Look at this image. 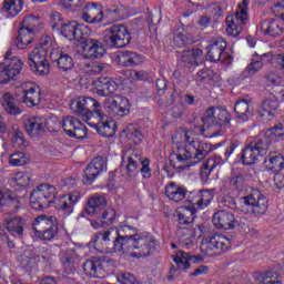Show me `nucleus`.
<instances>
[{
	"label": "nucleus",
	"mask_w": 284,
	"mask_h": 284,
	"mask_svg": "<svg viewBox=\"0 0 284 284\" xmlns=\"http://www.w3.org/2000/svg\"><path fill=\"white\" fill-rule=\"evenodd\" d=\"M118 283L121 284H141L138 282L136 277L131 273H120L118 275Z\"/></svg>",
	"instance_id": "57"
},
{
	"label": "nucleus",
	"mask_w": 284,
	"mask_h": 284,
	"mask_svg": "<svg viewBox=\"0 0 284 284\" xmlns=\"http://www.w3.org/2000/svg\"><path fill=\"white\" fill-rule=\"evenodd\" d=\"M194 214H196V209L182 207L178 211V220L181 225H190V223H194Z\"/></svg>",
	"instance_id": "45"
},
{
	"label": "nucleus",
	"mask_w": 284,
	"mask_h": 284,
	"mask_svg": "<svg viewBox=\"0 0 284 284\" xmlns=\"http://www.w3.org/2000/svg\"><path fill=\"white\" fill-rule=\"evenodd\" d=\"M38 20L33 16L26 17L18 31L17 48L23 50L28 48L32 41H34V28L37 27Z\"/></svg>",
	"instance_id": "14"
},
{
	"label": "nucleus",
	"mask_w": 284,
	"mask_h": 284,
	"mask_svg": "<svg viewBox=\"0 0 284 284\" xmlns=\"http://www.w3.org/2000/svg\"><path fill=\"white\" fill-rule=\"evenodd\" d=\"M54 42L52 41V38L50 36H44L40 40L39 49L44 50L45 52H52V50H59V48H53Z\"/></svg>",
	"instance_id": "55"
},
{
	"label": "nucleus",
	"mask_w": 284,
	"mask_h": 284,
	"mask_svg": "<svg viewBox=\"0 0 284 284\" xmlns=\"http://www.w3.org/2000/svg\"><path fill=\"white\" fill-rule=\"evenodd\" d=\"M242 201L251 216H263L270 207L267 197L257 189H252L248 195L242 197Z\"/></svg>",
	"instance_id": "10"
},
{
	"label": "nucleus",
	"mask_w": 284,
	"mask_h": 284,
	"mask_svg": "<svg viewBox=\"0 0 284 284\" xmlns=\"http://www.w3.org/2000/svg\"><path fill=\"white\" fill-rule=\"evenodd\" d=\"M90 128H95L98 134L111 139L116 134V123L108 118L103 111L101 115H95V119L91 120L89 123Z\"/></svg>",
	"instance_id": "18"
},
{
	"label": "nucleus",
	"mask_w": 284,
	"mask_h": 284,
	"mask_svg": "<svg viewBox=\"0 0 284 284\" xmlns=\"http://www.w3.org/2000/svg\"><path fill=\"white\" fill-rule=\"evenodd\" d=\"M232 242L224 235H207L202 240V251L206 256H219L230 250Z\"/></svg>",
	"instance_id": "9"
},
{
	"label": "nucleus",
	"mask_w": 284,
	"mask_h": 284,
	"mask_svg": "<svg viewBox=\"0 0 284 284\" xmlns=\"http://www.w3.org/2000/svg\"><path fill=\"white\" fill-rule=\"evenodd\" d=\"M24 129L31 139H39L45 132V122L41 118H31L24 123Z\"/></svg>",
	"instance_id": "29"
},
{
	"label": "nucleus",
	"mask_w": 284,
	"mask_h": 284,
	"mask_svg": "<svg viewBox=\"0 0 284 284\" xmlns=\"http://www.w3.org/2000/svg\"><path fill=\"white\" fill-rule=\"evenodd\" d=\"M81 199V193L73 191L68 195H62L57 202V210L65 212L67 214H72L74 212V205L79 203Z\"/></svg>",
	"instance_id": "25"
},
{
	"label": "nucleus",
	"mask_w": 284,
	"mask_h": 284,
	"mask_svg": "<svg viewBox=\"0 0 284 284\" xmlns=\"http://www.w3.org/2000/svg\"><path fill=\"white\" fill-rule=\"evenodd\" d=\"M62 129L71 139H85L88 136V128L74 116L64 118L62 120Z\"/></svg>",
	"instance_id": "19"
},
{
	"label": "nucleus",
	"mask_w": 284,
	"mask_h": 284,
	"mask_svg": "<svg viewBox=\"0 0 284 284\" xmlns=\"http://www.w3.org/2000/svg\"><path fill=\"white\" fill-rule=\"evenodd\" d=\"M2 108L7 112V114H11L13 116H18L21 114V108L17 106V102L14 101V97L11 95L10 92H6L2 95Z\"/></svg>",
	"instance_id": "37"
},
{
	"label": "nucleus",
	"mask_w": 284,
	"mask_h": 284,
	"mask_svg": "<svg viewBox=\"0 0 284 284\" xmlns=\"http://www.w3.org/2000/svg\"><path fill=\"white\" fill-rule=\"evenodd\" d=\"M32 231L41 241H54L59 234V222L54 216L39 215L32 223Z\"/></svg>",
	"instance_id": "5"
},
{
	"label": "nucleus",
	"mask_w": 284,
	"mask_h": 284,
	"mask_svg": "<svg viewBox=\"0 0 284 284\" xmlns=\"http://www.w3.org/2000/svg\"><path fill=\"white\" fill-rule=\"evenodd\" d=\"M8 70L11 71V73L17 77L18 74L21 73V70H23V63L21 60L17 57L11 58L10 62L8 65H6Z\"/></svg>",
	"instance_id": "53"
},
{
	"label": "nucleus",
	"mask_w": 284,
	"mask_h": 284,
	"mask_svg": "<svg viewBox=\"0 0 284 284\" xmlns=\"http://www.w3.org/2000/svg\"><path fill=\"white\" fill-rule=\"evenodd\" d=\"M119 90V84L108 77H100L95 85V94L99 97H110Z\"/></svg>",
	"instance_id": "26"
},
{
	"label": "nucleus",
	"mask_w": 284,
	"mask_h": 284,
	"mask_svg": "<svg viewBox=\"0 0 284 284\" xmlns=\"http://www.w3.org/2000/svg\"><path fill=\"white\" fill-rule=\"evenodd\" d=\"M30 160L26 156L23 152H16L9 155V165L13 168H21V165H27Z\"/></svg>",
	"instance_id": "51"
},
{
	"label": "nucleus",
	"mask_w": 284,
	"mask_h": 284,
	"mask_svg": "<svg viewBox=\"0 0 284 284\" xmlns=\"http://www.w3.org/2000/svg\"><path fill=\"white\" fill-rule=\"evenodd\" d=\"M82 270L91 278H105L108 271L103 270L101 256H93L82 264Z\"/></svg>",
	"instance_id": "21"
},
{
	"label": "nucleus",
	"mask_w": 284,
	"mask_h": 284,
	"mask_svg": "<svg viewBox=\"0 0 284 284\" xmlns=\"http://www.w3.org/2000/svg\"><path fill=\"white\" fill-rule=\"evenodd\" d=\"M265 163L271 172H281L283 170L284 159L281 155H270L265 159Z\"/></svg>",
	"instance_id": "48"
},
{
	"label": "nucleus",
	"mask_w": 284,
	"mask_h": 284,
	"mask_svg": "<svg viewBox=\"0 0 284 284\" xmlns=\"http://www.w3.org/2000/svg\"><path fill=\"white\" fill-rule=\"evenodd\" d=\"M284 136V124L278 123L265 132L264 139H255L242 150L241 159L243 165H254L258 158L265 156L270 150V142L278 141Z\"/></svg>",
	"instance_id": "3"
},
{
	"label": "nucleus",
	"mask_w": 284,
	"mask_h": 284,
	"mask_svg": "<svg viewBox=\"0 0 284 284\" xmlns=\"http://www.w3.org/2000/svg\"><path fill=\"white\" fill-rule=\"evenodd\" d=\"M258 29L267 37H281L284 32L283 27H281V21L274 19L262 20L258 24Z\"/></svg>",
	"instance_id": "31"
},
{
	"label": "nucleus",
	"mask_w": 284,
	"mask_h": 284,
	"mask_svg": "<svg viewBox=\"0 0 284 284\" xmlns=\"http://www.w3.org/2000/svg\"><path fill=\"white\" fill-rule=\"evenodd\" d=\"M84 59H101L105 54L103 42L92 39L81 47Z\"/></svg>",
	"instance_id": "24"
},
{
	"label": "nucleus",
	"mask_w": 284,
	"mask_h": 284,
	"mask_svg": "<svg viewBox=\"0 0 284 284\" xmlns=\"http://www.w3.org/2000/svg\"><path fill=\"white\" fill-rule=\"evenodd\" d=\"M6 229L8 230L11 236L16 239H21L23 236V232H26V219L22 216H13L6 220Z\"/></svg>",
	"instance_id": "28"
},
{
	"label": "nucleus",
	"mask_w": 284,
	"mask_h": 284,
	"mask_svg": "<svg viewBox=\"0 0 284 284\" xmlns=\"http://www.w3.org/2000/svg\"><path fill=\"white\" fill-rule=\"evenodd\" d=\"M20 200L13 195L9 190L0 189V207H12L19 210Z\"/></svg>",
	"instance_id": "35"
},
{
	"label": "nucleus",
	"mask_w": 284,
	"mask_h": 284,
	"mask_svg": "<svg viewBox=\"0 0 284 284\" xmlns=\"http://www.w3.org/2000/svg\"><path fill=\"white\" fill-rule=\"evenodd\" d=\"M103 6L101 3L92 2L83 7L81 19L85 23H103Z\"/></svg>",
	"instance_id": "22"
},
{
	"label": "nucleus",
	"mask_w": 284,
	"mask_h": 284,
	"mask_svg": "<svg viewBox=\"0 0 284 284\" xmlns=\"http://www.w3.org/2000/svg\"><path fill=\"white\" fill-rule=\"evenodd\" d=\"M165 196H168L170 201H174V203H180V201H183V199L187 196V190L171 182L165 186Z\"/></svg>",
	"instance_id": "34"
},
{
	"label": "nucleus",
	"mask_w": 284,
	"mask_h": 284,
	"mask_svg": "<svg viewBox=\"0 0 284 284\" xmlns=\"http://www.w3.org/2000/svg\"><path fill=\"white\" fill-rule=\"evenodd\" d=\"M12 143L17 145L18 148H26V138L23 135V132L17 131L13 134Z\"/></svg>",
	"instance_id": "62"
},
{
	"label": "nucleus",
	"mask_w": 284,
	"mask_h": 284,
	"mask_svg": "<svg viewBox=\"0 0 284 284\" xmlns=\"http://www.w3.org/2000/svg\"><path fill=\"white\" fill-rule=\"evenodd\" d=\"M104 41L110 48H125V45H130L132 36H130L126 26L113 24L106 29Z\"/></svg>",
	"instance_id": "11"
},
{
	"label": "nucleus",
	"mask_w": 284,
	"mask_h": 284,
	"mask_svg": "<svg viewBox=\"0 0 284 284\" xmlns=\"http://www.w3.org/2000/svg\"><path fill=\"white\" fill-rule=\"evenodd\" d=\"M108 170V161L103 156L94 158L90 164H88L84 175L83 183L85 185H92L94 180L100 175L101 172Z\"/></svg>",
	"instance_id": "20"
},
{
	"label": "nucleus",
	"mask_w": 284,
	"mask_h": 284,
	"mask_svg": "<svg viewBox=\"0 0 284 284\" xmlns=\"http://www.w3.org/2000/svg\"><path fill=\"white\" fill-rule=\"evenodd\" d=\"M216 159H223L221 156L215 155V158H210L205 161V163L202 164L201 171H200V176L202 181H209L210 180V174H212V170L216 168V165H221V161Z\"/></svg>",
	"instance_id": "39"
},
{
	"label": "nucleus",
	"mask_w": 284,
	"mask_h": 284,
	"mask_svg": "<svg viewBox=\"0 0 284 284\" xmlns=\"http://www.w3.org/2000/svg\"><path fill=\"white\" fill-rule=\"evenodd\" d=\"M139 172H141L143 179H151L152 170L150 169V160L149 159L142 160V164L139 169Z\"/></svg>",
	"instance_id": "61"
},
{
	"label": "nucleus",
	"mask_w": 284,
	"mask_h": 284,
	"mask_svg": "<svg viewBox=\"0 0 284 284\" xmlns=\"http://www.w3.org/2000/svg\"><path fill=\"white\" fill-rule=\"evenodd\" d=\"M14 79V75L6 67L0 72V85H8Z\"/></svg>",
	"instance_id": "59"
},
{
	"label": "nucleus",
	"mask_w": 284,
	"mask_h": 284,
	"mask_svg": "<svg viewBox=\"0 0 284 284\" xmlns=\"http://www.w3.org/2000/svg\"><path fill=\"white\" fill-rule=\"evenodd\" d=\"M95 219L97 223H100V225H112L116 219V211H114V209H106L102 213L100 212L95 215Z\"/></svg>",
	"instance_id": "46"
},
{
	"label": "nucleus",
	"mask_w": 284,
	"mask_h": 284,
	"mask_svg": "<svg viewBox=\"0 0 284 284\" xmlns=\"http://www.w3.org/2000/svg\"><path fill=\"white\" fill-rule=\"evenodd\" d=\"M91 33H92V30H90L88 26L78 24L73 41H79L82 48V45H85L88 41H92V38H90Z\"/></svg>",
	"instance_id": "41"
},
{
	"label": "nucleus",
	"mask_w": 284,
	"mask_h": 284,
	"mask_svg": "<svg viewBox=\"0 0 284 284\" xmlns=\"http://www.w3.org/2000/svg\"><path fill=\"white\" fill-rule=\"evenodd\" d=\"M227 42L223 38H212L206 47V59L212 63L219 61H232V55L227 53Z\"/></svg>",
	"instance_id": "12"
},
{
	"label": "nucleus",
	"mask_w": 284,
	"mask_h": 284,
	"mask_svg": "<svg viewBox=\"0 0 284 284\" xmlns=\"http://www.w3.org/2000/svg\"><path fill=\"white\" fill-rule=\"evenodd\" d=\"M173 43L176 48H185L187 45V36L182 32H178L173 37Z\"/></svg>",
	"instance_id": "60"
},
{
	"label": "nucleus",
	"mask_w": 284,
	"mask_h": 284,
	"mask_svg": "<svg viewBox=\"0 0 284 284\" xmlns=\"http://www.w3.org/2000/svg\"><path fill=\"white\" fill-rule=\"evenodd\" d=\"M130 232L132 229L129 225L97 232L93 237L94 248L101 254L116 252L128 254L132 258L150 256L156 248L154 236L150 233L131 234Z\"/></svg>",
	"instance_id": "1"
},
{
	"label": "nucleus",
	"mask_w": 284,
	"mask_h": 284,
	"mask_svg": "<svg viewBox=\"0 0 284 284\" xmlns=\"http://www.w3.org/2000/svg\"><path fill=\"white\" fill-rule=\"evenodd\" d=\"M26 88L22 90V98L21 102L24 103L28 108H36V105H39L41 103V90H39L33 84H24Z\"/></svg>",
	"instance_id": "27"
},
{
	"label": "nucleus",
	"mask_w": 284,
	"mask_h": 284,
	"mask_svg": "<svg viewBox=\"0 0 284 284\" xmlns=\"http://www.w3.org/2000/svg\"><path fill=\"white\" fill-rule=\"evenodd\" d=\"M61 125L63 126V122H61L57 116H51L44 122V126L49 132H59V130H61Z\"/></svg>",
	"instance_id": "54"
},
{
	"label": "nucleus",
	"mask_w": 284,
	"mask_h": 284,
	"mask_svg": "<svg viewBox=\"0 0 284 284\" xmlns=\"http://www.w3.org/2000/svg\"><path fill=\"white\" fill-rule=\"evenodd\" d=\"M78 26H79V23H77V21L64 22L59 28L60 34L62 37H64L65 39H69V41H74Z\"/></svg>",
	"instance_id": "44"
},
{
	"label": "nucleus",
	"mask_w": 284,
	"mask_h": 284,
	"mask_svg": "<svg viewBox=\"0 0 284 284\" xmlns=\"http://www.w3.org/2000/svg\"><path fill=\"white\" fill-rule=\"evenodd\" d=\"M250 101L242 99L237 100L234 105V112L236 119L241 121H248L250 116L252 115V111L250 110Z\"/></svg>",
	"instance_id": "36"
},
{
	"label": "nucleus",
	"mask_w": 284,
	"mask_h": 284,
	"mask_svg": "<svg viewBox=\"0 0 284 284\" xmlns=\"http://www.w3.org/2000/svg\"><path fill=\"white\" fill-rule=\"evenodd\" d=\"M236 148H239V142H231L224 151V158H222V161H227V159L234 154V150H236Z\"/></svg>",
	"instance_id": "63"
},
{
	"label": "nucleus",
	"mask_w": 284,
	"mask_h": 284,
	"mask_svg": "<svg viewBox=\"0 0 284 284\" xmlns=\"http://www.w3.org/2000/svg\"><path fill=\"white\" fill-rule=\"evenodd\" d=\"M185 145L178 146L176 152L170 156V165L174 170H187L201 163L210 152H212V144L203 141H190V136L185 133Z\"/></svg>",
	"instance_id": "2"
},
{
	"label": "nucleus",
	"mask_w": 284,
	"mask_h": 284,
	"mask_svg": "<svg viewBox=\"0 0 284 284\" xmlns=\"http://www.w3.org/2000/svg\"><path fill=\"white\" fill-rule=\"evenodd\" d=\"M29 65L36 74L43 77L50 74V61H48V51L36 47L29 54Z\"/></svg>",
	"instance_id": "15"
},
{
	"label": "nucleus",
	"mask_w": 284,
	"mask_h": 284,
	"mask_svg": "<svg viewBox=\"0 0 284 284\" xmlns=\"http://www.w3.org/2000/svg\"><path fill=\"white\" fill-rule=\"evenodd\" d=\"M202 54L201 49H187L182 51L181 61L184 65H199V59Z\"/></svg>",
	"instance_id": "38"
},
{
	"label": "nucleus",
	"mask_w": 284,
	"mask_h": 284,
	"mask_svg": "<svg viewBox=\"0 0 284 284\" xmlns=\"http://www.w3.org/2000/svg\"><path fill=\"white\" fill-rule=\"evenodd\" d=\"M203 125H199L197 130L200 134L205 132V128H212V125H220V128L230 126V112L221 108H209L205 111L204 118L201 119Z\"/></svg>",
	"instance_id": "7"
},
{
	"label": "nucleus",
	"mask_w": 284,
	"mask_h": 284,
	"mask_svg": "<svg viewBox=\"0 0 284 284\" xmlns=\"http://www.w3.org/2000/svg\"><path fill=\"white\" fill-rule=\"evenodd\" d=\"M126 175L129 179H132V176H136V174H139V170L143 163L141 153H139V151H132L131 154L126 158Z\"/></svg>",
	"instance_id": "33"
},
{
	"label": "nucleus",
	"mask_w": 284,
	"mask_h": 284,
	"mask_svg": "<svg viewBox=\"0 0 284 284\" xmlns=\"http://www.w3.org/2000/svg\"><path fill=\"white\" fill-rule=\"evenodd\" d=\"M245 217H236L231 211L221 210L214 213L213 224L217 230H236L245 225Z\"/></svg>",
	"instance_id": "16"
},
{
	"label": "nucleus",
	"mask_w": 284,
	"mask_h": 284,
	"mask_svg": "<svg viewBox=\"0 0 284 284\" xmlns=\"http://www.w3.org/2000/svg\"><path fill=\"white\" fill-rule=\"evenodd\" d=\"M11 181L17 185H20L21 187H26V185L30 183V176L28 175V173L18 172L14 174Z\"/></svg>",
	"instance_id": "56"
},
{
	"label": "nucleus",
	"mask_w": 284,
	"mask_h": 284,
	"mask_svg": "<svg viewBox=\"0 0 284 284\" xmlns=\"http://www.w3.org/2000/svg\"><path fill=\"white\" fill-rule=\"evenodd\" d=\"M173 261L176 267H174V265L171 266L168 281H172L174 278V272H187V270H190V261L191 263H203V257L191 255L184 251H179Z\"/></svg>",
	"instance_id": "17"
},
{
	"label": "nucleus",
	"mask_w": 284,
	"mask_h": 284,
	"mask_svg": "<svg viewBox=\"0 0 284 284\" xmlns=\"http://www.w3.org/2000/svg\"><path fill=\"white\" fill-rule=\"evenodd\" d=\"M57 187L50 184H40L36 187L30 195L31 207L36 211L48 210L52 203H57Z\"/></svg>",
	"instance_id": "4"
},
{
	"label": "nucleus",
	"mask_w": 284,
	"mask_h": 284,
	"mask_svg": "<svg viewBox=\"0 0 284 284\" xmlns=\"http://www.w3.org/2000/svg\"><path fill=\"white\" fill-rule=\"evenodd\" d=\"M229 185L232 190H237L239 192H243L245 187V178L241 173H233L229 178Z\"/></svg>",
	"instance_id": "50"
},
{
	"label": "nucleus",
	"mask_w": 284,
	"mask_h": 284,
	"mask_svg": "<svg viewBox=\"0 0 284 284\" xmlns=\"http://www.w3.org/2000/svg\"><path fill=\"white\" fill-rule=\"evenodd\" d=\"M2 10L10 17H17L23 10V0H4Z\"/></svg>",
	"instance_id": "43"
},
{
	"label": "nucleus",
	"mask_w": 284,
	"mask_h": 284,
	"mask_svg": "<svg viewBox=\"0 0 284 284\" xmlns=\"http://www.w3.org/2000/svg\"><path fill=\"white\" fill-rule=\"evenodd\" d=\"M63 18H61V13L53 12L50 17V26L52 30H59L63 26Z\"/></svg>",
	"instance_id": "58"
},
{
	"label": "nucleus",
	"mask_w": 284,
	"mask_h": 284,
	"mask_svg": "<svg viewBox=\"0 0 284 284\" xmlns=\"http://www.w3.org/2000/svg\"><path fill=\"white\" fill-rule=\"evenodd\" d=\"M105 205H108V200H105V196L94 194L88 200L85 212L90 216H97L100 212H103Z\"/></svg>",
	"instance_id": "30"
},
{
	"label": "nucleus",
	"mask_w": 284,
	"mask_h": 284,
	"mask_svg": "<svg viewBox=\"0 0 284 284\" xmlns=\"http://www.w3.org/2000/svg\"><path fill=\"white\" fill-rule=\"evenodd\" d=\"M278 114V101L266 99L262 102V110L258 111V116L274 118Z\"/></svg>",
	"instance_id": "40"
},
{
	"label": "nucleus",
	"mask_w": 284,
	"mask_h": 284,
	"mask_svg": "<svg viewBox=\"0 0 284 284\" xmlns=\"http://www.w3.org/2000/svg\"><path fill=\"white\" fill-rule=\"evenodd\" d=\"M212 199H214L212 192L207 190L201 191L197 195V201L193 202V205H196L197 210H205L212 203Z\"/></svg>",
	"instance_id": "49"
},
{
	"label": "nucleus",
	"mask_w": 284,
	"mask_h": 284,
	"mask_svg": "<svg viewBox=\"0 0 284 284\" xmlns=\"http://www.w3.org/2000/svg\"><path fill=\"white\" fill-rule=\"evenodd\" d=\"M20 263L24 270H32L34 265V253L31 250H27L20 255Z\"/></svg>",
	"instance_id": "52"
},
{
	"label": "nucleus",
	"mask_w": 284,
	"mask_h": 284,
	"mask_svg": "<svg viewBox=\"0 0 284 284\" xmlns=\"http://www.w3.org/2000/svg\"><path fill=\"white\" fill-rule=\"evenodd\" d=\"M71 105H75V112L80 116H82V121L89 125V123L97 119V116H101V103L94 100L93 98L80 97L75 99Z\"/></svg>",
	"instance_id": "6"
},
{
	"label": "nucleus",
	"mask_w": 284,
	"mask_h": 284,
	"mask_svg": "<svg viewBox=\"0 0 284 284\" xmlns=\"http://www.w3.org/2000/svg\"><path fill=\"white\" fill-rule=\"evenodd\" d=\"M118 61L124 68H132L133 65H141L143 57L134 51L124 50L118 55Z\"/></svg>",
	"instance_id": "32"
},
{
	"label": "nucleus",
	"mask_w": 284,
	"mask_h": 284,
	"mask_svg": "<svg viewBox=\"0 0 284 284\" xmlns=\"http://www.w3.org/2000/svg\"><path fill=\"white\" fill-rule=\"evenodd\" d=\"M263 59H272V53H264L260 55L258 60L253 59L251 61V63L245 69L250 77H254L256 72H260V70L263 68Z\"/></svg>",
	"instance_id": "47"
},
{
	"label": "nucleus",
	"mask_w": 284,
	"mask_h": 284,
	"mask_svg": "<svg viewBox=\"0 0 284 284\" xmlns=\"http://www.w3.org/2000/svg\"><path fill=\"white\" fill-rule=\"evenodd\" d=\"M176 236L182 247H186L187 250H190V247L194 245V237L192 236V231L187 227L179 229L176 232Z\"/></svg>",
	"instance_id": "42"
},
{
	"label": "nucleus",
	"mask_w": 284,
	"mask_h": 284,
	"mask_svg": "<svg viewBox=\"0 0 284 284\" xmlns=\"http://www.w3.org/2000/svg\"><path fill=\"white\" fill-rule=\"evenodd\" d=\"M247 6L250 2L243 0L237 6L235 14L226 17V33L230 37H239L243 32V27L247 23Z\"/></svg>",
	"instance_id": "8"
},
{
	"label": "nucleus",
	"mask_w": 284,
	"mask_h": 284,
	"mask_svg": "<svg viewBox=\"0 0 284 284\" xmlns=\"http://www.w3.org/2000/svg\"><path fill=\"white\" fill-rule=\"evenodd\" d=\"M49 59L52 63H57L60 72H68L74 68V60L70 54L63 53L60 49H51Z\"/></svg>",
	"instance_id": "23"
},
{
	"label": "nucleus",
	"mask_w": 284,
	"mask_h": 284,
	"mask_svg": "<svg viewBox=\"0 0 284 284\" xmlns=\"http://www.w3.org/2000/svg\"><path fill=\"white\" fill-rule=\"evenodd\" d=\"M209 12H211L212 14H214V17H223V8H221V4L219 3H212L209 7Z\"/></svg>",
	"instance_id": "64"
},
{
	"label": "nucleus",
	"mask_w": 284,
	"mask_h": 284,
	"mask_svg": "<svg viewBox=\"0 0 284 284\" xmlns=\"http://www.w3.org/2000/svg\"><path fill=\"white\" fill-rule=\"evenodd\" d=\"M104 110L115 119H123L130 114V100L123 95H113L104 100Z\"/></svg>",
	"instance_id": "13"
}]
</instances>
